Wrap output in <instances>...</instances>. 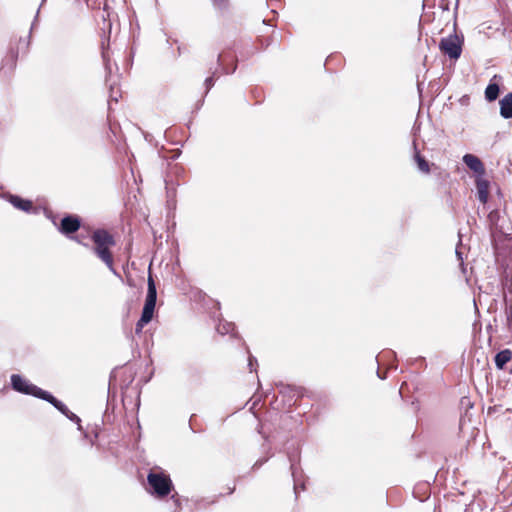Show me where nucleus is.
<instances>
[{"mask_svg":"<svg viewBox=\"0 0 512 512\" xmlns=\"http://www.w3.org/2000/svg\"><path fill=\"white\" fill-rule=\"evenodd\" d=\"M93 242V252L107 266V268L115 273L114 257L111 248L115 246L114 236L106 229H96L91 234Z\"/></svg>","mask_w":512,"mask_h":512,"instance_id":"obj_1","label":"nucleus"},{"mask_svg":"<svg viewBox=\"0 0 512 512\" xmlns=\"http://www.w3.org/2000/svg\"><path fill=\"white\" fill-rule=\"evenodd\" d=\"M11 384L12 388L22 394L32 395L34 397L43 399L51 403L56 409H58L63 414L67 415L68 408L61 401L56 399L49 392L42 390L36 385L30 383L27 379L23 378L18 374H13L11 376Z\"/></svg>","mask_w":512,"mask_h":512,"instance_id":"obj_2","label":"nucleus"},{"mask_svg":"<svg viewBox=\"0 0 512 512\" xmlns=\"http://www.w3.org/2000/svg\"><path fill=\"white\" fill-rule=\"evenodd\" d=\"M147 482L151 493L159 499L167 497L174 488L170 476L162 470L151 469L147 475Z\"/></svg>","mask_w":512,"mask_h":512,"instance_id":"obj_3","label":"nucleus"},{"mask_svg":"<svg viewBox=\"0 0 512 512\" xmlns=\"http://www.w3.org/2000/svg\"><path fill=\"white\" fill-rule=\"evenodd\" d=\"M157 299L156 285L151 275L148 277V291L142 314L136 323L135 333L140 334L145 325H147L153 318Z\"/></svg>","mask_w":512,"mask_h":512,"instance_id":"obj_4","label":"nucleus"},{"mask_svg":"<svg viewBox=\"0 0 512 512\" xmlns=\"http://www.w3.org/2000/svg\"><path fill=\"white\" fill-rule=\"evenodd\" d=\"M439 49L451 59H458L462 52L461 41L457 35H449L441 39Z\"/></svg>","mask_w":512,"mask_h":512,"instance_id":"obj_5","label":"nucleus"},{"mask_svg":"<svg viewBox=\"0 0 512 512\" xmlns=\"http://www.w3.org/2000/svg\"><path fill=\"white\" fill-rule=\"evenodd\" d=\"M218 64L222 67L225 74H232L237 68V58L230 50H223L218 55Z\"/></svg>","mask_w":512,"mask_h":512,"instance_id":"obj_6","label":"nucleus"},{"mask_svg":"<svg viewBox=\"0 0 512 512\" xmlns=\"http://www.w3.org/2000/svg\"><path fill=\"white\" fill-rule=\"evenodd\" d=\"M81 227V219L77 215H67L62 218L59 231L64 235L76 233Z\"/></svg>","mask_w":512,"mask_h":512,"instance_id":"obj_7","label":"nucleus"},{"mask_svg":"<svg viewBox=\"0 0 512 512\" xmlns=\"http://www.w3.org/2000/svg\"><path fill=\"white\" fill-rule=\"evenodd\" d=\"M463 162L478 176H483L485 174V166L477 156L473 154H465L463 156Z\"/></svg>","mask_w":512,"mask_h":512,"instance_id":"obj_8","label":"nucleus"},{"mask_svg":"<svg viewBox=\"0 0 512 512\" xmlns=\"http://www.w3.org/2000/svg\"><path fill=\"white\" fill-rule=\"evenodd\" d=\"M478 199L482 204H486L489 198L490 183L482 176H478L475 181Z\"/></svg>","mask_w":512,"mask_h":512,"instance_id":"obj_9","label":"nucleus"},{"mask_svg":"<svg viewBox=\"0 0 512 512\" xmlns=\"http://www.w3.org/2000/svg\"><path fill=\"white\" fill-rule=\"evenodd\" d=\"M9 202L17 209L24 212H31L34 209L33 202L31 200L23 199L17 195H10Z\"/></svg>","mask_w":512,"mask_h":512,"instance_id":"obj_10","label":"nucleus"},{"mask_svg":"<svg viewBox=\"0 0 512 512\" xmlns=\"http://www.w3.org/2000/svg\"><path fill=\"white\" fill-rule=\"evenodd\" d=\"M500 104V115L509 119L512 118V92L506 94L499 102Z\"/></svg>","mask_w":512,"mask_h":512,"instance_id":"obj_11","label":"nucleus"},{"mask_svg":"<svg viewBox=\"0 0 512 512\" xmlns=\"http://www.w3.org/2000/svg\"><path fill=\"white\" fill-rule=\"evenodd\" d=\"M512 359V352L510 349H504L498 352L495 356V365L498 369L503 370L508 362Z\"/></svg>","mask_w":512,"mask_h":512,"instance_id":"obj_12","label":"nucleus"},{"mask_svg":"<svg viewBox=\"0 0 512 512\" xmlns=\"http://www.w3.org/2000/svg\"><path fill=\"white\" fill-rule=\"evenodd\" d=\"M414 160L417 164L418 169L425 174H429L430 163L420 154V152L415 148Z\"/></svg>","mask_w":512,"mask_h":512,"instance_id":"obj_13","label":"nucleus"},{"mask_svg":"<svg viewBox=\"0 0 512 512\" xmlns=\"http://www.w3.org/2000/svg\"><path fill=\"white\" fill-rule=\"evenodd\" d=\"M280 393L283 396H289L291 399L295 398V400L293 401V405H295L297 403L298 399L302 397V393L299 388L290 387V386L284 387L280 391ZM289 405H292V403H289Z\"/></svg>","mask_w":512,"mask_h":512,"instance_id":"obj_14","label":"nucleus"},{"mask_svg":"<svg viewBox=\"0 0 512 512\" xmlns=\"http://www.w3.org/2000/svg\"><path fill=\"white\" fill-rule=\"evenodd\" d=\"M499 85L496 83H490L485 90V97L489 102L496 100L499 96Z\"/></svg>","mask_w":512,"mask_h":512,"instance_id":"obj_15","label":"nucleus"},{"mask_svg":"<svg viewBox=\"0 0 512 512\" xmlns=\"http://www.w3.org/2000/svg\"><path fill=\"white\" fill-rule=\"evenodd\" d=\"M257 42L261 49L267 48L271 43V36L270 35H260L258 37Z\"/></svg>","mask_w":512,"mask_h":512,"instance_id":"obj_16","label":"nucleus"},{"mask_svg":"<svg viewBox=\"0 0 512 512\" xmlns=\"http://www.w3.org/2000/svg\"><path fill=\"white\" fill-rule=\"evenodd\" d=\"M101 47H102V57H103V60L105 61L106 65L108 64V61H109V55H108V47H109V39H107V47L105 46V42L102 41L101 42Z\"/></svg>","mask_w":512,"mask_h":512,"instance_id":"obj_17","label":"nucleus"},{"mask_svg":"<svg viewBox=\"0 0 512 512\" xmlns=\"http://www.w3.org/2000/svg\"><path fill=\"white\" fill-rule=\"evenodd\" d=\"M506 315H507V323L509 329L512 330V306L506 309Z\"/></svg>","mask_w":512,"mask_h":512,"instance_id":"obj_18","label":"nucleus"},{"mask_svg":"<svg viewBox=\"0 0 512 512\" xmlns=\"http://www.w3.org/2000/svg\"><path fill=\"white\" fill-rule=\"evenodd\" d=\"M73 240H75L77 243L87 246V244L84 242L85 236L82 234L72 237Z\"/></svg>","mask_w":512,"mask_h":512,"instance_id":"obj_19","label":"nucleus"},{"mask_svg":"<svg viewBox=\"0 0 512 512\" xmlns=\"http://www.w3.org/2000/svg\"><path fill=\"white\" fill-rule=\"evenodd\" d=\"M172 500L174 501L175 505H176V512H178L180 510V499L178 497V494L175 493L171 496Z\"/></svg>","mask_w":512,"mask_h":512,"instance_id":"obj_20","label":"nucleus"},{"mask_svg":"<svg viewBox=\"0 0 512 512\" xmlns=\"http://www.w3.org/2000/svg\"><path fill=\"white\" fill-rule=\"evenodd\" d=\"M214 85V80H213V77H208L206 78L205 80V86H206V91H209L210 88Z\"/></svg>","mask_w":512,"mask_h":512,"instance_id":"obj_21","label":"nucleus"},{"mask_svg":"<svg viewBox=\"0 0 512 512\" xmlns=\"http://www.w3.org/2000/svg\"><path fill=\"white\" fill-rule=\"evenodd\" d=\"M212 1L218 7H224L227 2V0H212Z\"/></svg>","mask_w":512,"mask_h":512,"instance_id":"obj_22","label":"nucleus"},{"mask_svg":"<svg viewBox=\"0 0 512 512\" xmlns=\"http://www.w3.org/2000/svg\"><path fill=\"white\" fill-rule=\"evenodd\" d=\"M108 29L111 30V23H108Z\"/></svg>","mask_w":512,"mask_h":512,"instance_id":"obj_23","label":"nucleus"}]
</instances>
